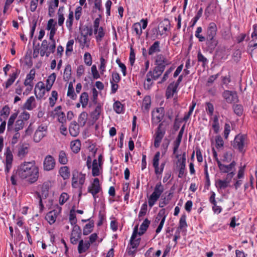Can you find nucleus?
I'll return each instance as SVG.
<instances>
[{"mask_svg":"<svg viewBox=\"0 0 257 257\" xmlns=\"http://www.w3.org/2000/svg\"><path fill=\"white\" fill-rule=\"evenodd\" d=\"M17 174L22 179H27L29 182L33 183L38 179L39 168L34 162H25L18 167Z\"/></svg>","mask_w":257,"mask_h":257,"instance_id":"1","label":"nucleus"},{"mask_svg":"<svg viewBox=\"0 0 257 257\" xmlns=\"http://www.w3.org/2000/svg\"><path fill=\"white\" fill-rule=\"evenodd\" d=\"M165 69L155 66L153 71H149L146 75V79L144 82V88L149 90L151 88L153 80H157L163 73Z\"/></svg>","mask_w":257,"mask_h":257,"instance_id":"2","label":"nucleus"},{"mask_svg":"<svg viewBox=\"0 0 257 257\" xmlns=\"http://www.w3.org/2000/svg\"><path fill=\"white\" fill-rule=\"evenodd\" d=\"M247 143L246 136L239 134L235 137L231 145L234 149L237 150L240 152L244 153L247 147Z\"/></svg>","mask_w":257,"mask_h":257,"instance_id":"3","label":"nucleus"},{"mask_svg":"<svg viewBox=\"0 0 257 257\" xmlns=\"http://www.w3.org/2000/svg\"><path fill=\"white\" fill-rule=\"evenodd\" d=\"M50 40L51 42L49 43L46 40L42 41L40 51L41 56H46L48 57L51 53H53L55 52L56 45L55 40L54 38Z\"/></svg>","mask_w":257,"mask_h":257,"instance_id":"4","label":"nucleus"},{"mask_svg":"<svg viewBox=\"0 0 257 257\" xmlns=\"http://www.w3.org/2000/svg\"><path fill=\"white\" fill-rule=\"evenodd\" d=\"M164 191V186L161 182L157 183L151 195L148 197V204L152 208L158 200L161 194Z\"/></svg>","mask_w":257,"mask_h":257,"instance_id":"5","label":"nucleus"},{"mask_svg":"<svg viewBox=\"0 0 257 257\" xmlns=\"http://www.w3.org/2000/svg\"><path fill=\"white\" fill-rule=\"evenodd\" d=\"M101 190V188L99 183V180L97 178H94L92 183L88 186V192L91 193L93 196L94 202L96 201L97 194Z\"/></svg>","mask_w":257,"mask_h":257,"instance_id":"6","label":"nucleus"},{"mask_svg":"<svg viewBox=\"0 0 257 257\" xmlns=\"http://www.w3.org/2000/svg\"><path fill=\"white\" fill-rule=\"evenodd\" d=\"M55 165V160L52 156L49 155L45 157L43 161V168L45 171H50L53 170Z\"/></svg>","mask_w":257,"mask_h":257,"instance_id":"7","label":"nucleus"},{"mask_svg":"<svg viewBox=\"0 0 257 257\" xmlns=\"http://www.w3.org/2000/svg\"><path fill=\"white\" fill-rule=\"evenodd\" d=\"M47 126L45 125H40L36 131L34 135V141L39 143L46 135Z\"/></svg>","mask_w":257,"mask_h":257,"instance_id":"8","label":"nucleus"},{"mask_svg":"<svg viewBox=\"0 0 257 257\" xmlns=\"http://www.w3.org/2000/svg\"><path fill=\"white\" fill-rule=\"evenodd\" d=\"M81 230L78 225H74L70 236V242L73 244H76L78 240L81 238Z\"/></svg>","mask_w":257,"mask_h":257,"instance_id":"9","label":"nucleus"},{"mask_svg":"<svg viewBox=\"0 0 257 257\" xmlns=\"http://www.w3.org/2000/svg\"><path fill=\"white\" fill-rule=\"evenodd\" d=\"M162 123L159 124L156 132L154 147L157 148L160 146L162 140L165 134V130L162 128Z\"/></svg>","mask_w":257,"mask_h":257,"instance_id":"10","label":"nucleus"},{"mask_svg":"<svg viewBox=\"0 0 257 257\" xmlns=\"http://www.w3.org/2000/svg\"><path fill=\"white\" fill-rule=\"evenodd\" d=\"M155 64L156 66L165 69L166 66L171 64L169 61L162 54H158L155 57Z\"/></svg>","mask_w":257,"mask_h":257,"instance_id":"11","label":"nucleus"},{"mask_svg":"<svg viewBox=\"0 0 257 257\" xmlns=\"http://www.w3.org/2000/svg\"><path fill=\"white\" fill-rule=\"evenodd\" d=\"M222 96L227 103H235L238 101L237 94L235 91L225 90Z\"/></svg>","mask_w":257,"mask_h":257,"instance_id":"12","label":"nucleus"},{"mask_svg":"<svg viewBox=\"0 0 257 257\" xmlns=\"http://www.w3.org/2000/svg\"><path fill=\"white\" fill-rule=\"evenodd\" d=\"M206 50L212 53L217 46L218 42L216 37L206 38Z\"/></svg>","mask_w":257,"mask_h":257,"instance_id":"13","label":"nucleus"},{"mask_svg":"<svg viewBox=\"0 0 257 257\" xmlns=\"http://www.w3.org/2000/svg\"><path fill=\"white\" fill-rule=\"evenodd\" d=\"M236 164V163L234 161L231 162V163L229 165H224L222 164L221 162H218V167L221 173H227L233 170H234Z\"/></svg>","mask_w":257,"mask_h":257,"instance_id":"14","label":"nucleus"},{"mask_svg":"<svg viewBox=\"0 0 257 257\" xmlns=\"http://www.w3.org/2000/svg\"><path fill=\"white\" fill-rule=\"evenodd\" d=\"M217 28L216 24L214 22H211L208 24L206 32V38L216 37Z\"/></svg>","mask_w":257,"mask_h":257,"instance_id":"15","label":"nucleus"},{"mask_svg":"<svg viewBox=\"0 0 257 257\" xmlns=\"http://www.w3.org/2000/svg\"><path fill=\"white\" fill-rule=\"evenodd\" d=\"M138 234V226H135L130 239V244L133 249H136L140 244V238L136 239Z\"/></svg>","mask_w":257,"mask_h":257,"instance_id":"16","label":"nucleus"},{"mask_svg":"<svg viewBox=\"0 0 257 257\" xmlns=\"http://www.w3.org/2000/svg\"><path fill=\"white\" fill-rule=\"evenodd\" d=\"M56 25V22L54 21L53 19H50L47 23V30H50L49 33V39L52 40L54 38V35L56 32V28L55 27Z\"/></svg>","mask_w":257,"mask_h":257,"instance_id":"17","label":"nucleus"},{"mask_svg":"<svg viewBox=\"0 0 257 257\" xmlns=\"http://www.w3.org/2000/svg\"><path fill=\"white\" fill-rule=\"evenodd\" d=\"M36 107V102L34 96L30 97L23 105V108L28 110H32Z\"/></svg>","mask_w":257,"mask_h":257,"instance_id":"18","label":"nucleus"},{"mask_svg":"<svg viewBox=\"0 0 257 257\" xmlns=\"http://www.w3.org/2000/svg\"><path fill=\"white\" fill-rule=\"evenodd\" d=\"M102 165L97 163L96 159L93 161L92 164V175L94 177L98 176L100 174L102 170Z\"/></svg>","mask_w":257,"mask_h":257,"instance_id":"19","label":"nucleus"},{"mask_svg":"<svg viewBox=\"0 0 257 257\" xmlns=\"http://www.w3.org/2000/svg\"><path fill=\"white\" fill-rule=\"evenodd\" d=\"M90 244H91L88 241L84 242L82 239L80 240L78 246V252L79 253H82L86 252L89 248Z\"/></svg>","mask_w":257,"mask_h":257,"instance_id":"20","label":"nucleus"},{"mask_svg":"<svg viewBox=\"0 0 257 257\" xmlns=\"http://www.w3.org/2000/svg\"><path fill=\"white\" fill-rule=\"evenodd\" d=\"M177 88L174 86V82L169 85L166 91V97L167 99L173 96L174 94L177 92Z\"/></svg>","mask_w":257,"mask_h":257,"instance_id":"21","label":"nucleus"},{"mask_svg":"<svg viewBox=\"0 0 257 257\" xmlns=\"http://www.w3.org/2000/svg\"><path fill=\"white\" fill-rule=\"evenodd\" d=\"M160 51V42L157 41H155L150 47L148 51V54L149 55H153L155 53H159Z\"/></svg>","mask_w":257,"mask_h":257,"instance_id":"22","label":"nucleus"},{"mask_svg":"<svg viewBox=\"0 0 257 257\" xmlns=\"http://www.w3.org/2000/svg\"><path fill=\"white\" fill-rule=\"evenodd\" d=\"M56 78V75L55 73H52L49 75L46 80V89L47 91L51 90Z\"/></svg>","mask_w":257,"mask_h":257,"instance_id":"23","label":"nucleus"},{"mask_svg":"<svg viewBox=\"0 0 257 257\" xmlns=\"http://www.w3.org/2000/svg\"><path fill=\"white\" fill-rule=\"evenodd\" d=\"M78 40L82 48H84L85 47H89L90 41L88 40L87 37L84 35L83 32L81 33V35L78 38Z\"/></svg>","mask_w":257,"mask_h":257,"instance_id":"24","label":"nucleus"},{"mask_svg":"<svg viewBox=\"0 0 257 257\" xmlns=\"http://www.w3.org/2000/svg\"><path fill=\"white\" fill-rule=\"evenodd\" d=\"M69 132L73 137H76L78 135L79 132V126L76 121L71 122L69 126Z\"/></svg>","mask_w":257,"mask_h":257,"instance_id":"25","label":"nucleus"},{"mask_svg":"<svg viewBox=\"0 0 257 257\" xmlns=\"http://www.w3.org/2000/svg\"><path fill=\"white\" fill-rule=\"evenodd\" d=\"M57 212L55 210L49 212L46 215L45 218L50 224H53L57 218Z\"/></svg>","mask_w":257,"mask_h":257,"instance_id":"26","label":"nucleus"},{"mask_svg":"<svg viewBox=\"0 0 257 257\" xmlns=\"http://www.w3.org/2000/svg\"><path fill=\"white\" fill-rule=\"evenodd\" d=\"M170 25L169 21L168 19H164L162 23H161L159 26V33L160 35H163L168 30V26Z\"/></svg>","mask_w":257,"mask_h":257,"instance_id":"27","label":"nucleus"},{"mask_svg":"<svg viewBox=\"0 0 257 257\" xmlns=\"http://www.w3.org/2000/svg\"><path fill=\"white\" fill-rule=\"evenodd\" d=\"M230 180L226 178L224 180H218L216 183V187L220 189H224L229 186L230 184Z\"/></svg>","mask_w":257,"mask_h":257,"instance_id":"28","label":"nucleus"},{"mask_svg":"<svg viewBox=\"0 0 257 257\" xmlns=\"http://www.w3.org/2000/svg\"><path fill=\"white\" fill-rule=\"evenodd\" d=\"M35 70L34 69H31L28 74L26 76V78L24 82V85H33V80L35 78Z\"/></svg>","mask_w":257,"mask_h":257,"instance_id":"29","label":"nucleus"},{"mask_svg":"<svg viewBox=\"0 0 257 257\" xmlns=\"http://www.w3.org/2000/svg\"><path fill=\"white\" fill-rule=\"evenodd\" d=\"M78 187L79 188V196H81L82 194V185L85 181V174H82L81 172H79L78 175Z\"/></svg>","mask_w":257,"mask_h":257,"instance_id":"30","label":"nucleus"},{"mask_svg":"<svg viewBox=\"0 0 257 257\" xmlns=\"http://www.w3.org/2000/svg\"><path fill=\"white\" fill-rule=\"evenodd\" d=\"M59 173L64 180L68 179L70 176L69 169L67 166L61 167L60 169Z\"/></svg>","mask_w":257,"mask_h":257,"instance_id":"31","label":"nucleus"},{"mask_svg":"<svg viewBox=\"0 0 257 257\" xmlns=\"http://www.w3.org/2000/svg\"><path fill=\"white\" fill-rule=\"evenodd\" d=\"M17 113H14L11 114L9 118L8 122L7 130L9 132L12 131L13 130L14 123L17 117Z\"/></svg>","mask_w":257,"mask_h":257,"instance_id":"32","label":"nucleus"},{"mask_svg":"<svg viewBox=\"0 0 257 257\" xmlns=\"http://www.w3.org/2000/svg\"><path fill=\"white\" fill-rule=\"evenodd\" d=\"M150 224V221L148 220V219L146 218L142 224L140 226V231L138 233L141 235L143 234L145 231L147 230V228H148L149 225Z\"/></svg>","mask_w":257,"mask_h":257,"instance_id":"33","label":"nucleus"},{"mask_svg":"<svg viewBox=\"0 0 257 257\" xmlns=\"http://www.w3.org/2000/svg\"><path fill=\"white\" fill-rule=\"evenodd\" d=\"M70 147L74 153H77L80 150L81 143L78 140L72 141L70 144Z\"/></svg>","mask_w":257,"mask_h":257,"instance_id":"34","label":"nucleus"},{"mask_svg":"<svg viewBox=\"0 0 257 257\" xmlns=\"http://www.w3.org/2000/svg\"><path fill=\"white\" fill-rule=\"evenodd\" d=\"M151 103V97L149 96H146L143 99L142 103V108L143 110L148 111L150 107Z\"/></svg>","mask_w":257,"mask_h":257,"instance_id":"35","label":"nucleus"},{"mask_svg":"<svg viewBox=\"0 0 257 257\" xmlns=\"http://www.w3.org/2000/svg\"><path fill=\"white\" fill-rule=\"evenodd\" d=\"M101 112V106L99 104L96 107L95 110L91 113V116L93 120H97Z\"/></svg>","mask_w":257,"mask_h":257,"instance_id":"36","label":"nucleus"},{"mask_svg":"<svg viewBox=\"0 0 257 257\" xmlns=\"http://www.w3.org/2000/svg\"><path fill=\"white\" fill-rule=\"evenodd\" d=\"M28 148L26 145H20L18 147V155L19 157L23 158L28 153Z\"/></svg>","mask_w":257,"mask_h":257,"instance_id":"37","label":"nucleus"},{"mask_svg":"<svg viewBox=\"0 0 257 257\" xmlns=\"http://www.w3.org/2000/svg\"><path fill=\"white\" fill-rule=\"evenodd\" d=\"M71 76V67L70 65L66 66L63 75V79L65 81H68Z\"/></svg>","mask_w":257,"mask_h":257,"instance_id":"38","label":"nucleus"},{"mask_svg":"<svg viewBox=\"0 0 257 257\" xmlns=\"http://www.w3.org/2000/svg\"><path fill=\"white\" fill-rule=\"evenodd\" d=\"M73 12L72 11H70L68 18L66 20V25L68 29L69 30V31H71L72 29V25H73Z\"/></svg>","mask_w":257,"mask_h":257,"instance_id":"39","label":"nucleus"},{"mask_svg":"<svg viewBox=\"0 0 257 257\" xmlns=\"http://www.w3.org/2000/svg\"><path fill=\"white\" fill-rule=\"evenodd\" d=\"M88 95L87 92H83L80 97V102L83 108H85L88 104Z\"/></svg>","mask_w":257,"mask_h":257,"instance_id":"40","label":"nucleus"},{"mask_svg":"<svg viewBox=\"0 0 257 257\" xmlns=\"http://www.w3.org/2000/svg\"><path fill=\"white\" fill-rule=\"evenodd\" d=\"M78 175L79 172L78 171H74L72 173V186L74 188H77L78 187Z\"/></svg>","mask_w":257,"mask_h":257,"instance_id":"41","label":"nucleus"},{"mask_svg":"<svg viewBox=\"0 0 257 257\" xmlns=\"http://www.w3.org/2000/svg\"><path fill=\"white\" fill-rule=\"evenodd\" d=\"M63 11H64V8L63 7H60L59 8L58 11V24L60 26H61L64 22V17L63 14Z\"/></svg>","mask_w":257,"mask_h":257,"instance_id":"42","label":"nucleus"},{"mask_svg":"<svg viewBox=\"0 0 257 257\" xmlns=\"http://www.w3.org/2000/svg\"><path fill=\"white\" fill-rule=\"evenodd\" d=\"M165 164L166 162H164L161 163L160 166H159V165H157V166H156L154 167L155 174L158 177H159L160 176H161L163 172Z\"/></svg>","mask_w":257,"mask_h":257,"instance_id":"43","label":"nucleus"},{"mask_svg":"<svg viewBox=\"0 0 257 257\" xmlns=\"http://www.w3.org/2000/svg\"><path fill=\"white\" fill-rule=\"evenodd\" d=\"M133 31H134L136 35L140 37L142 34V27L140 23H136L132 26Z\"/></svg>","mask_w":257,"mask_h":257,"instance_id":"44","label":"nucleus"},{"mask_svg":"<svg viewBox=\"0 0 257 257\" xmlns=\"http://www.w3.org/2000/svg\"><path fill=\"white\" fill-rule=\"evenodd\" d=\"M197 60L199 62L202 63V66L203 67H205L208 62L207 59L203 55L200 51L197 54Z\"/></svg>","mask_w":257,"mask_h":257,"instance_id":"45","label":"nucleus"},{"mask_svg":"<svg viewBox=\"0 0 257 257\" xmlns=\"http://www.w3.org/2000/svg\"><path fill=\"white\" fill-rule=\"evenodd\" d=\"M94 227V223L93 222H89L86 224L83 228V234L84 235H87L89 234L92 230V229Z\"/></svg>","mask_w":257,"mask_h":257,"instance_id":"46","label":"nucleus"},{"mask_svg":"<svg viewBox=\"0 0 257 257\" xmlns=\"http://www.w3.org/2000/svg\"><path fill=\"white\" fill-rule=\"evenodd\" d=\"M25 122L23 120V119H18L16 123L15 124V127H13V130L15 132H19V131L22 130L24 126Z\"/></svg>","mask_w":257,"mask_h":257,"instance_id":"47","label":"nucleus"},{"mask_svg":"<svg viewBox=\"0 0 257 257\" xmlns=\"http://www.w3.org/2000/svg\"><path fill=\"white\" fill-rule=\"evenodd\" d=\"M59 162L60 164L65 165L68 162V159L65 152L64 151H61L59 154Z\"/></svg>","mask_w":257,"mask_h":257,"instance_id":"48","label":"nucleus"},{"mask_svg":"<svg viewBox=\"0 0 257 257\" xmlns=\"http://www.w3.org/2000/svg\"><path fill=\"white\" fill-rule=\"evenodd\" d=\"M186 216L185 214H183L179 220V226L178 229L180 230H183L184 228H186L187 226V224L186 223Z\"/></svg>","mask_w":257,"mask_h":257,"instance_id":"49","label":"nucleus"},{"mask_svg":"<svg viewBox=\"0 0 257 257\" xmlns=\"http://www.w3.org/2000/svg\"><path fill=\"white\" fill-rule=\"evenodd\" d=\"M105 35L103 29L102 27H100L97 31V34L95 35V38L97 42L101 41L102 38Z\"/></svg>","mask_w":257,"mask_h":257,"instance_id":"50","label":"nucleus"},{"mask_svg":"<svg viewBox=\"0 0 257 257\" xmlns=\"http://www.w3.org/2000/svg\"><path fill=\"white\" fill-rule=\"evenodd\" d=\"M213 124L212 127L214 131V133L217 134L219 132V124L218 122V117L217 115H215L213 117Z\"/></svg>","mask_w":257,"mask_h":257,"instance_id":"51","label":"nucleus"},{"mask_svg":"<svg viewBox=\"0 0 257 257\" xmlns=\"http://www.w3.org/2000/svg\"><path fill=\"white\" fill-rule=\"evenodd\" d=\"M114 110L117 113H120L123 110V105L119 101H115L113 105Z\"/></svg>","mask_w":257,"mask_h":257,"instance_id":"52","label":"nucleus"},{"mask_svg":"<svg viewBox=\"0 0 257 257\" xmlns=\"http://www.w3.org/2000/svg\"><path fill=\"white\" fill-rule=\"evenodd\" d=\"M74 40L73 39L68 41L66 44V54L68 55L69 53H71L73 51V45L74 44Z\"/></svg>","mask_w":257,"mask_h":257,"instance_id":"53","label":"nucleus"},{"mask_svg":"<svg viewBox=\"0 0 257 257\" xmlns=\"http://www.w3.org/2000/svg\"><path fill=\"white\" fill-rule=\"evenodd\" d=\"M10 109L8 105H5L0 112L1 115L5 118H7L10 114Z\"/></svg>","mask_w":257,"mask_h":257,"instance_id":"54","label":"nucleus"},{"mask_svg":"<svg viewBox=\"0 0 257 257\" xmlns=\"http://www.w3.org/2000/svg\"><path fill=\"white\" fill-rule=\"evenodd\" d=\"M205 104L206 106L205 108L206 112L210 116H212L214 112L213 105L209 102H206Z\"/></svg>","mask_w":257,"mask_h":257,"instance_id":"55","label":"nucleus"},{"mask_svg":"<svg viewBox=\"0 0 257 257\" xmlns=\"http://www.w3.org/2000/svg\"><path fill=\"white\" fill-rule=\"evenodd\" d=\"M87 117V113L85 112H82L80 113L78 117V122L80 124L84 125L86 123Z\"/></svg>","mask_w":257,"mask_h":257,"instance_id":"56","label":"nucleus"},{"mask_svg":"<svg viewBox=\"0 0 257 257\" xmlns=\"http://www.w3.org/2000/svg\"><path fill=\"white\" fill-rule=\"evenodd\" d=\"M216 147L219 149L223 147L224 145V141L220 136H217L215 138Z\"/></svg>","mask_w":257,"mask_h":257,"instance_id":"57","label":"nucleus"},{"mask_svg":"<svg viewBox=\"0 0 257 257\" xmlns=\"http://www.w3.org/2000/svg\"><path fill=\"white\" fill-rule=\"evenodd\" d=\"M148 205L146 202L144 203L141 208V210L139 213V217H141L146 215L147 211Z\"/></svg>","mask_w":257,"mask_h":257,"instance_id":"58","label":"nucleus"},{"mask_svg":"<svg viewBox=\"0 0 257 257\" xmlns=\"http://www.w3.org/2000/svg\"><path fill=\"white\" fill-rule=\"evenodd\" d=\"M234 112L238 115L240 116L243 112L242 106L240 104H235L233 106Z\"/></svg>","mask_w":257,"mask_h":257,"instance_id":"59","label":"nucleus"},{"mask_svg":"<svg viewBox=\"0 0 257 257\" xmlns=\"http://www.w3.org/2000/svg\"><path fill=\"white\" fill-rule=\"evenodd\" d=\"M58 116V120L61 123H66V120L65 118V114L63 112H56Z\"/></svg>","mask_w":257,"mask_h":257,"instance_id":"60","label":"nucleus"},{"mask_svg":"<svg viewBox=\"0 0 257 257\" xmlns=\"http://www.w3.org/2000/svg\"><path fill=\"white\" fill-rule=\"evenodd\" d=\"M84 60L85 63L87 66H90L92 64V58L90 53L86 52L84 55Z\"/></svg>","mask_w":257,"mask_h":257,"instance_id":"61","label":"nucleus"},{"mask_svg":"<svg viewBox=\"0 0 257 257\" xmlns=\"http://www.w3.org/2000/svg\"><path fill=\"white\" fill-rule=\"evenodd\" d=\"M165 216V220L166 219V215L165 214V209L164 208L160 210L156 218L155 221L158 222L159 220H162L163 216Z\"/></svg>","mask_w":257,"mask_h":257,"instance_id":"62","label":"nucleus"},{"mask_svg":"<svg viewBox=\"0 0 257 257\" xmlns=\"http://www.w3.org/2000/svg\"><path fill=\"white\" fill-rule=\"evenodd\" d=\"M17 75L15 74H13L7 81L6 82V88H8L14 82Z\"/></svg>","mask_w":257,"mask_h":257,"instance_id":"63","label":"nucleus"},{"mask_svg":"<svg viewBox=\"0 0 257 257\" xmlns=\"http://www.w3.org/2000/svg\"><path fill=\"white\" fill-rule=\"evenodd\" d=\"M68 195L66 193H62L59 198V203L63 205L68 199Z\"/></svg>","mask_w":257,"mask_h":257,"instance_id":"64","label":"nucleus"}]
</instances>
